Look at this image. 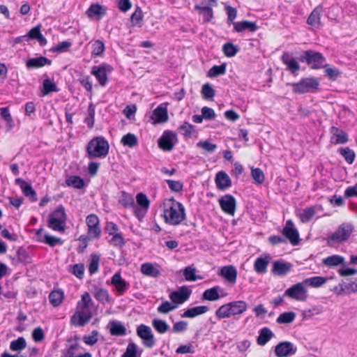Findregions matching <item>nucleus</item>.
Returning a JSON list of instances; mask_svg holds the SVG:
<instances>
[{"instance_id": "1", "label": "nucleus", "mask_w": 357, "mask_h": 357, "mask_svg": "<svg viewBox=\"0 0 357 357\" xmlns=\"http://www.w3.org/2000/svg\"><path fill=\"white\" fill-rule=\"evenodd\" d=\"M93 304V302L88 292L82 294L81 301L77 303V307H79L80 310L71 317V324L78 326L86 325L93 316L91 310Z\"/></svg>"}, {"instance_id": "2", "label": "nucleus", "mask_w": 357, "mask_h": 357, "mask_svg": "<svg viewBox=\"0 0 357 357\" xmlns=\"http://www.w3.org/2000/svg\"><path fill=\"white\" fill-rule=\"evenodd\" d=\"M109 145L104 137H95L91 139L86 146V153L89 158H103L108 154Z\"/></svg>"}, {"instance_id": "3", "label": "nucleus", "mask_w": 357, "mask_h": 357, "mask_svg": "<svg viewBox=\"0 0 357 357\" xmlns=\"http://www.w3.org/2000/svg\"><path fill=\"white\" fill-rule=\"evenodd\" d=\"M296 59L307 63L312 69L314 70L324 68L328 66L326 63V58L323 54L312 50L302 51Z\"/></svg>"}, {"instance_id": "4", "label": "nucleus", "mask_w": 357, "mask_h": 357, "mask_svg": "<svg viewBox=\"0 0 357 357\" xmlns=\"http://www.w3.org/2000/svg\"><path fill=\"white\" fill-rule=\"evenodd\" d=\"M169 201L172 202V205L169 208L164 210L165 222L172 225H178L186 218L185 208L181 202H176L174 198Z\"/></svg>"}, {"instance_id": "5", "label": "nucleus", "mask_w": 357, "mask_h": 357, "mask_svg": "<svg viewBox=\"0 0 357 357\" xmlns=\"http://www.w3.org/2000/svg\"><path fill=\"white\" fill-rule=\"evenodd\" d=\"M294 93L304 94L317 92L320 86L319 80L315 77L302 78L299 82L290 84Z\"/></svg>"}, {"instance_id": "6", "label": "nucleus", "mask_w": 357, "mask_h": 357, "mask_svg": "<svg viewBox=\"0 0 357 357\" xmlns=\"http://www.w3.org/2000/svg\"><path fill=\"white\" fill-rule=\"evenodd\" d=\"M67 215L63 205H59L49 215L48 227L54 231L63 232L65 231Z\"/></svg>"}, {"instance_id": "7", "label": "nucleus", "mask_w": 357, "mask_h": 357, "mask_svg": "<svg viewBox=\"0 0 357 357\" xmlns=\"http://www.w3.org/2000/svg\"><path fill=\"white\" fill-rule=\"evenodd\" d=\"M354 227L350 223H342L328 238V243H341L348 240L353 232Z\"/></svg>"}, {"instance_id": "8", "label": "nucleus", "mask_w": 357, "mask_h": 357, "mask_svg": "<svg viewBox=\"0 0 357 357\" xmlns=\"http://www.w3.org/2000/svg\"><path fill=\"white\" fill-rule=\"evenodd\" d=\"M304 283H296L285 290L284 296L298 301H305L307 298V290Z\"/></svg>"}, {"instance_id": "9", "label": "nucleus", "mask_w": 357, "mask_h": 357, "mask_svg": "<svg viewBox=\"0 0 357 357\" xmlns=\"http://www.w3.org/2000/svg\"><path fill=\"white\" fill-rule=\"evenodd\" d=\"M177 142L176 133L170 131L165 130L162 133V136L158 139V146L160 149L165 151H171Z\"/></svg>"}, {"instance_id": "10", "label": "nucleus", "mask_w": 357, "mask_h": 357, "mask_svg": "<svg viewBox=\"0 0 357 357\" xmlns=\"http://www.w3.org/2000/svg\"><path fill=\"white\" fill-rule=\"evenodd\" d=\"M136 202L137 205L135 204L134 213L136 217L139 220H141L146 213L149 207L150 202L147 196L142 192H139L137 195Z\"/></svg>"}, {"instance_id": "11", "label": "nucleus", "mask_w": 357, "mask_h": 357, "mask_svg": "<svg viewBox=\"0 0 357 357\" xmlns=\"http://www.w3.org/2000/svg\"><path fill=\"white\" fill-rule=\"evenodd\" d=\"M112 70L110 65L102 63L99 66H94L91 69V74L96 76L101 86H105L107 82V73H110Z\"/></svg>"}, {"instance_id": "12", "label": "nucleus", "mask_w": 357, "mask_h": 357, "mask_svg": "<svg viewBox=\"0 0 357 357\" xmlns=\"http://www.w3.org/2000/svg\"><path fill=\"white\" fill-rule=\"evenodd\" d=\"M192 294V291L186 286H182L177 291L169 294V298L176 304H182L188 301Z\"/></svg>"}, {"instance_id": "13", "label": "nucleus", "mask_w": 357, "mask_h": 357, "mask_svg": "<svg viewBox=\"0 0 357 357\" xmlns=\"http://www.w3.org/2000/svg\"><path fill=\"white\" fill-rule=\"evenodd\" d=\"M296 351V347L288 341L281 342L275 347V354L277 357H287L295 354Z\"/></svg>"}, {"instance_id": "14", "label": "nucleus", "mask_w": 357, "mask_h": 357, "mask_svg": "<svg viewBox=\"0 0 357 357\" xmlns=\"http://www.w3.org/2000/svg\"><path fill=\"white\" fill-rule=\"evenodd\" d=\"M222 210L227 214L233 215L236 211V202L234 196L225 195L219 199Z\"/></svg>"}, {"instance_id": "15", "label": "nucleus", "mask_w": 357, "mask_h": 357, "mask_svg": "<svg viewBox=\"0 0 357 357\" xmlns=\"http://www.w3.org/2000/svg\"><path fill=\"white\" fill-rule=\"evenodd\" d=\"M15 183L20 186L24 196L29 197L31 202H36L38 200L36 192L30 183L21 178H16Z\"/></svg>"}, {"instance_id": "16", "label": "nucleus", "mask_w": 357, "mask_h": 357, "mask_svg": "<svg viewBox=\"0 0 357 357\" xmlns=\"http://www.w3.org/2000/svg\"><path fill=\"white\" fill-rule=\"evenodd\" d=\"M292 264L289 262L281 260L274 261L273 262L272 273L277 276H283L291 270Z\"/></svg>"}, {"instance_id": "17", "label": "nucleus", "mask_w": 357, "mask_h": 357, "mask_svg": "<svg viewBox=\"0 0 357 357\" xmlns=\"http://www.w3.org/2000/svg\"><path fill=\"white\" fill-rule=\"evenodd\" d=\"M281 61L287 66L286 70L292 74H296L300 70V65L295 59L291 57L289 52H284L281 56Z\"/></svg>"}, {"instance_id": "18", "label": "nucleus", "mask_w": 357, "mask_h": 357, "mask_svg": "<svg viewBox=\"0 0 357 357\" xmlns=\"http://www.w3.org/2000/svg\"><path fill=\"white\" fill-rule=\"evenodd\" d=\"M331 133L333 135L331 137V142L335 144H346L349 141L348 135L343 130L333 126L331 128Z\"/></svg>"}, {"instance_id": "19", "label": "nucleus", "mask_w": 357, "mask_h": 357, "mask_svg": "<svg viewBox=\"0 0 357 357\" xmlns=\"http://www.w3.org/2000/svg\"><path fill=\"white\" fill-rule=\"evenodd\" d=\"M233 25L234 31L238 33H241L245 31L255 32L258 29V26L256 22L248 20L233 22Z\"/></svg>"}, {"instance_id": "20", "label": "nucleus", "mask_w": 357, "mask_h": 357, "mask_svg": "<svg viewBox=\"0 0 357 357\" xmlns=\"http://www.w3.org/2000/svg\"><path fill=\"white\" fill-rule=\"evenodd\" d=\"M107 8L101 6L99 3H92L88 10L86 14L89 17H96L98 20L102 18L107 14Z\"/></svg>"}, {"instance_id": "21", "label": "nucleus", "mask_w": 357, "mask_h": 357, "mask_svg": "<svg viewBox=\"0 0 357 357\" xmlns=\"http://www.w3.org/2000/svg\"><path fill=\"white\" fill-rule=\"evenodd\" d=\"M111 283L116 287L119 295L123 294L130 287V284L122 279L119 272L112 276Z\"/></svg>"}, {"instance_id": "22", "label": "nucleus", "mask_w": 357, "mask_h": 357, "mask_svg": "<svg viewBox=\"0 0 357 357\" xmlns=\"http://www.w3.org/2000/svg\"><path fill=\"white\" fill-rule=\"evenodd\" d=\"M51 63L52 60L47 59V57L40 56L39 57L27 59L26 61V66L29 70H30L42 68L46 65H51Z\"/></svg>"}, {"instance_id": "23", "label": "nucleus", "mask_w": 357, "mask_h": 357, "mask_svg": "<svg viewBox=\"0 0 357 357\" xmlns=\"http://www.w3.org/2000/svg\"><path fill=\"white\" fill-rule=\"evenodd\" d=\"M219 275L229 282L234 284L237 278V271L232 265L225 266L221 268Z\"/></svg>"}, {"instance_id": "24", "label": "nucleus", "mask_w": 357, "mask_h": 357, "mask_svg": "<svg viewBox=\"0 0 357 357\" xmlns=\"http://www.w3.org/2000/svg\"><path fill=\"white\" fill-rule=\"evenodd\" d=\"M215 184L219 190H224L231 185V181L229 176L223 171L216 174Z\"/></svg>"}, {"instance_id": "25", "label": "nucleus", "mask_w": 357, "mask_h": 357, "mask_svg": "<svg viewBox=\"0 0 357 357\" xmlns=\"http://www.w3.org/2000/svg\"><path fill=\"white\" fill-rule=\"evenodd\" d=\"M282 234L292 245H296L300 242V236L296 228L283 227Z\"/></svg>"}, {"instance_id": "26", "label": "nucleus", "mask_w": 357, "mask_h": 357, "mask_svg": "<svg viewBox=\"0 0 357 357\" xmlns=\"http://www.w3.org/2000/svg\"><path fill=\"white\" fill-rule=\"evenodd\" d=\"M208 307L206 305L195 306L193 307L188 308L181 316L183 318L192 319L199 315L205 314L208 311Z\"/></svg>"}, {"instance_id": "27", "label": "nucleus", "mask_w": 357, "mask_h": 357, "mask_svg": "<svg viewBox=\"0 0 357 357\" xmlns=\"http://www.w3.org/2000/svg\"><path fill=\"white\" fill-rule=\"evenodd\" d=\"M109 333L113 336H124L126 335V328L121 321L117 320L110 321Z\"/></svg>"}, {"instance_id": "28", "label": "nucleus", "mask_w": 357, "mask_h": 357, "mask_svg": "<svg viewBox=\"0 0 357 357\" xmlns=\"http://www.w3.org/2000/svg\"><path fill=\"white\" fill-rule=\"evenodd\" d=\"M17 259H13V264L14 265H18L19 264H29L31 262V258L26 251V250L22 247H20L16 252Z\"/></svg>"}, {"instance_id": "29", "label": "nucleus", "mask_w": 357, "mask_h": 357, "mask_svg": "<svg viewBox=\"0 0 357 357\" xmlns=\"http://www.w3.org/2000/svg\"><path fill=\"white\" fill-rule=\"evenodd\" d=\"M231 316L243 314L247 310L248 304L244 301H236L229 303Z\"/></svg>"}, {"instance_id": "30", "label": "nucleus", "mask_w": 357, "mask_h": 357, "mask_svg": "<svg viewBox=\"0 0 357 357\" xmlns=\"http://www.w3.org/2000/svg\"><path fill=\"white\" fill-rule=\"evenodd\" d=\"M270 257L265 258L258 257L254 263V270L258 274H264L267 272V267L269 264Z\"/></svg>"}, {"instance_id": "31", "label": "nucleus", "mask_w": 357, "mask_h": 357, "mask_svg": "<svg viewBox=\"0 0 357 357\" xmlns=\"http://www.w3.org/2000/svg\"><path fill=\"white\" fill-rule=\"evenodd\" d=\"M195 10H198L199 14L203 17L204 22H209L213 17V8L209 6L204 5H195Z\"/></svg>"}, {"instance_id": "32", "label": "nucleus", "mask_w": 357, "mask_h": 357, "mask_svg": "<svg viewBox=\"0 0 357 357\" xmlns=\"http://www.w3.org/2000/svg\"><path fill=\"white\" fill-rule=\"evenodd\" d=\"M141 272L146 276L154 278H158L160 275V270L151 263L143 264L141 266Z\"/></svg>"}, {"instance_id": "33", "label": "nucleus", "mask_w": 357, "mask_h": 357, "mask_svg": "<svg viewBox=\"0 0 357 357\" xmlns=\"http://www.w3.org/2000/svg\"><path fill=\"white\" fill-rule=\"evenodd\" d=\"M273 336H274V333L272 332V331L267 327H264L259 330V336L257 338V342L259 345L264 346Z\"/></svg>"}, {"instance_id": "34", "label": "nucleus", "mask_w": 357, "mask_h": 357, "mask_svg": "<svg viewBox=\"0 0 357 357\" xmlns=\"http://www.w3.org/2000/svg\"><path fill=\"white\" fill-rule=\"evenodd\" d=\"M153 116L156 123H164L168 120L167 107L158 106L153 112Z\"/></svg>"}, {"instance_id": "35", "label": "nucleus", "mask_w": 357, "mask_h": 357, "mask_svg": "<svg viewBox=\"0 0 357 357\" xmlns=\"http://www.w3.org/2000/svg\"><path fill=\"white\" fill-rule=\"evenodd\" d=\"M221 289L220 287L215 286L205 290L202 294V299L210 301L218 300L220 298L219 291Z\"/></svg>"}, {"instance_id": "36", "label": "nucleus", "mask_w": 357, "mask_h": 357, "mask_svg": "<svg viewBox=\"0 0 357 357\" xmlns=\"http://www.w3.org/2000/svg\"><path fill=\"white\" fill-rule=\"evenodd\" d=\"M178 130L187 139L191 138L196 133L195 126L186 121L178 128Z\"/></svg>"}, {"instance_id": "37", "label": "nucleus", "mask_w": 357, "mask_h": 357, "mask_svg": "<svg viewBox=\"0 0 357 357\" xmlns=\"http://www.w3.org/2000/svg\"><path fill=\"white\" fill-rule=\"evenodd\" d=\"M119 202L125 208H132L135 207V199L132 195L122 191L121 196L119 198Z\"/></svg>"}, {"instance_id": "38", "label": "nucleus", "mask_w": 357, "mask_h": 357, "mask_svg": "<svg viewBox=\"0 0 357 357\" xmlns=\"http://www.w3.org/2000/svg\"><path fill=\"white\" fill-rule=\"evenodd\" d=\"M337 151L348 164L351 165L354 162L356 154L352 149L349 147H340L338 149Z\"/></svg>"}, {"instance_id": "39", "label": "nucleus", "mask_w": 357, "mask_h": 357, "mask_svg": "<svg viewBox=\"0 0 357 357\" xmlns=\"http://www.w3.org/2000/svg\"><path fill=\"white\" fill-rule=\"evenodd\" d=\"M344 258L340 255H333L323 259V264L328 267L337 266L344 263Z\"/></svg>"}, {"instance_id": "40", "label": "nucleus", "mask_w": 357, "mask_h": 357, "mask_svg": "<svg viewBox=\"0 0 357 357\" xmlns=\"http://www.w3.org/2000/svg\"><path fill=\"white\" fill-rule=\"evenodd\" d=\"M321 7H317L315 8L312 13L310 14L307 20V23L312 26H317L319 24L320 22V14L321 12Z\"/></svg>"}, {"instance_id": "41", "label": "nucleus", "mask_w": 357, "mask_h": 357, "mask_svg": "<svg viewBox=\"0 0 357 357\" xmlns=\"http://www.w3.org/2000/svg\"><path fill=\"white\" fill-rule=\"evenodd\" d=\"M151 324L153 328L160 334L165 333L170 329L169 326L162 319H154Z\"/></svg>"}, {"instance_id": "42", "label": "nucleus", "mask_w": 357, "mask_h": 357, "mask_svg": "<svg viewBox=\"0 0 357 357\" xmlns=\"http://www.w3.org/2000/svg\"><path fill=\"white\" fill-rule=\"evenodd\" d=\"M326 281L327 278L322 276H314L306 278L303 281V283L306 285L317 288L324 284L326 282Z\"/></svg>"}, {"instance_id": "43", "label": "nucleus", "mask_w": 357, "mask_h": 357, "mask_svg": "<svg viewBox=\"0 0 357 357\" xmlns=\"http://www.w3.org/2000/svg\"><path fill=\"white\" fill-rule=\"evenodd\" d=\"M63 299V292L61 289L54 290L49 295L50 303L54 307L59 306Z\"/></svg>"}, {"instance_id": "44", "label": "nucleus", "mask_w": 357, "mask_h": 357, "mask_svg": "<svg viewBox=\"0 0 357 357\" xmlns=\"http://www.w3.org/2000/svg\"><path fill=\"white\" fill-rule=\"evenodd\" d=\"M121 142L123 146L133 148L138 144V139L137 136L132 133H128L123 136Z\"/></svg>"}, {"instance_id": "45", "label": "nucleus", "mask_w": 357, "mask_h": 357, "mask_svg": "<svg viewBox=\"0 0 357 357\" xmlns=\"http://www.w3.org/2000/svg\"><path fill=\"white\" fill-rule=\"evenodd\" d=\"M68 186H73L76 189H82L84 187L85 183L83 178L78 176H71L66 180Z\"/></svg>"}, {"instance_id": "46", "label": "nucleus", "mask_w": 357, "mask_h": 357, "mask_svg": "<svg viewBox=\"0 0 357 357\" xmlns=\"http://www.w3.org/2000/svg\"><path fill=\"white\" fill-rule=\"evenodd\" d=\"M59 89L56 85L52 82L49 78L43 80V96H47L51 92H58Z\"/></svg>"}, {"instance_id": "47", "label": "nucleus", "mask_w": 357, "mask_h": 357, "mask_svg": "<svg viewBox=\"0 0 357 357\" xmlns=\"http://www.w3.org/2000/svg\"><path fill=\"white\" fill-rule=\"evenodd\" d=\"M26 347V342L24 337H19L17 340H13L10 344V349L13 351H20Z\"/></svg>"}, {"instance_id": "48", "label": "nucleus", "mask_w": 357, "mask_h": 357, "mask_svg": "<svg viewBox=\"0 0 357 357\" xmlns=\"http://www.w3.org/2000/svg\"><path fill=\"white\" fill-rule=\"evenodd\" d=\"M240 50V48L231 43H227L222 46V52L227 57L234 56Z\"/></svg>"}, {"instance_id": "49", "label": "nucleus", "mask_w": 357, "mask_h": 357, "mask_svg": "<svg viewBox=\"0 0 357 357\" xmlns=\"http://www.w3.org/2000/svg\"><path fill=\"white\" fill-rule=\"evenodd\" d=\"M201 94L204 100H212L215 96V91L209 83H206L202 87Z\"/></svg>"}, {"instance_id": "50", "label": "nucleus", "mask_w": 357, "mask_h": 357, "mask_svg": "<svg viewBox=\"0 0 357 357\" xmlns=\"http://www.w3.org/2000/svg\"><path fill=\"white\" fill-rule=\"evenodd\" d=\"M296 318V314L294 312H285L280 314L276 321L278 324H291Z\"/></svg>"}, {"instance_id": "51", "label": "nucleus", "mask_w": 357, "mask_h": 357, "mask_svg": "<svg viewBox=\"0 0 357 357\" xmlns=\"http://www.w3.org/2000/svg\"><path fill=\"white\" fill-rule=\"evenodd\" d=\"M215 316L218 319L229 318L231 317L230 307L229 303L221 305L216 311Z\"/></svg>"}, {"instance_id": "52", "label": "nucleus", "mask_w": 357, "mask_h": 357, "mask_svg": "<svg viewBox=\"0 0 357 357\" xmlns=\"http://www.w3.org/2000/svg\"><path fill=\"white\" fill-rule=\"evenodd\" d=\"M100 255L97 254L91 255V260L89 265V272L91 275L98 272L99 268Z\"/></svg>"}, {"instance_id": "53", "label": "nucleus", "mask_w": 357, "mask_h": 357, "mask_svg": "<svg viewBox=\"0 0 357 357\" xmlns=\"http://www.w3.org/2000/svg\"><path fill=\"white\" fill-rule=\"evenodd\" d=\"M226 73V64L213 66L208 72L207 75L210 77H218L225 75Z\"/></svg>"}, {"instance_id": "54", "label": "nucleus", "mask_w": 357, "mask_h": 357, "mask_svg": "<svg viewBox=\"0 0 357 357\" xmlns=\"http://www.w3.org/2000/svg\"><path fill=\"white\" fill-rule=\"evenodd\" d=\"M183 276L187 281H196L197 279H202L201 276L196 275V269L191 266H187L184 268Z\"/></svg>"}, {"instance_id": "55", "label": "nucleus", "mask_w": 357, "mask_h": 357, "mask_svg": "<svg viewBox=\"0 0 357 357\" xmlns=\"http://www.w3.org/2000/svg\"><path fill=\"white\" fill-rule=\"evenodd\" d=\"M94 297L100 302L104 303L105 302L109 303L110 301V297L108 291L104 289H96Z\"/></svg>"}, {"instance_id": "56", "label": "nucleus", "mask_w": 357, "mask_h": 357, "mask_svg": "<svg viewBox=\"0 0 357 357\" xmlns=\"http://www.w3.org/2000/svg\"><path fill=\"white\" fill-rule=\"evenodd\" d=\"M314 207H307L303 210V212L300 214L301 220L303 222H309L315 215Z\"/></svg>"}, {"instance_id": "57", "label": "nucleus", "mask_w": 357, "mask_h": 357, "mask_svg": "<svg viewBox=\"0 0 357 357\" xmlns=\"http://www.w3.org/2000/svg\"><path fill=\"white\" fill-rule=\"evenodd\" d=\"M251 175L255 181V183L257 184H261L264 181V174L263 171L259 168H252L251 169Z\"/></svg>"}, {"instance_id": "58", "label": "nucleus", "mask_w": 357, "mask_h": 357, "mask_svg": "<svg viewBox=\"0 0 357 357\" xmlns=\"http://www.w3.org/2000/svg\"><path fill=\"white\" fill-rule=\"evenodd\" d=\"M45 243L47 244L50 247H54L57 245H63V241L59 237L50 236L47 234H44Z\"/></svg>"}, {"instance_id": "59", "label": "nucleus", "mask_w": 357, "mask_h": 357, "mask_svg": "<svg viewBox=\"0 0 357 357\" xmlns=\"http://www.w3.org/2000/svg\"><path fill=\"white\" fill-rule=\"evenodd\" d=\"M176 307V305H173L168 301H165L158 307L157 311L160 314H167L170 311L175 310Z\"/></svg>"}, {"instance_id": "60", "label": "nucleus", "mask_w": 357, "mask_h": 357, "mask_svg": "<svg viewBox=\"0 0 357 357\" xmlns=\"http://www.w3.org/2000/svg\"><path fill=\"white\" fill-rule=\"evenodd\" d=\"M136 333L139 338L143 337L144 336L153 335L151 328L149 326L143 324L139 325L137 327Z\"/></svg>"}, {"instance_id": "61", "label": "nucleus", "mask_w": 357, "mask_h": 357, "mask_svg": "<svg viewBox=\"0 0 357 357\" xmlns=\"http://www.w3.org/2000/svg\"><path fill=\"white\" fill-rule=\"evenodd\" d=\"M324 74L329 79L332 81L336 80L340 75L341 73L335 68H324Z\"/></svg>"}, {"instance_id": "62", "label": "nucleus", "mask_w": 357, "mask_h": 357, "mask_svg": "<svg viewBox=\"0 0 357 357\" xmlns=\"http://www.w3.org/2000/svg\"><path fill=\"white\" fill-rule=\"evenodd\" d=\"M92 54L95 56L101 55L105 50V45L100 40H96L92 45Z\"/></svg>"}, {"instance_id": "63", "label": "nucleus", "mask_w": 357, "mask_h": 357, "mask_svg": "<svg viewBox=\"0 0 357 357\" xmlns=\"http://www.w3.org/2000/svg\"><path fill=\"white\" fill-rule=\"evenodd\" d=\"M197 146L200 147L209 153H213L216 149V144L208 141L199 142L197 144Z\"/></svg>"}, {"instance_id": "64", "label": "nucleus", "mask_w": 357, "mask_h": 357, "mask_svg": "<svg viewBox=\"0 0 357 357\" xmlns=\"http://www.w3.org/2000/svg\"><path fill=\"white\" fill-rule=\"evenodd\" d=\"M137 346L135 343H129L122 357H137Z\"/></svg>"}]
</instances>
